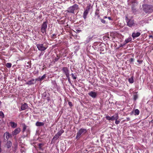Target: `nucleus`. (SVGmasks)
Instances as JSON below:
<instances>
[{
    "instance_id": "obj_5",
    "label": "nucleus",
    "mask_w": 153,
    "mask_h": 153,
    "mask_svg": "<svg viewBox=\"0 0 153 153\" xmlns=\"http://www.w3.org/2000/svg\"><path fill=\"white\" fill-rule=\"evenodd\" d=\"M47 27V22H45L42 25L41 31L43 33H46V29Z\"/></svg>"
},
{
    "instance_id": "obj_22",
    "label": "nucleus",
    "mask_w": 153,
    "mask_h": 153,
    "mask_svg": "<svg viewBox=\"0 0 153 153\" xmlns=\"http://www.w3.org/2000/svg\"><path fill=\"white\" fill-rule=\"evenodd\" d=\"M132 40L131 37H128V38L126 39L125 40V42L126 43H128L129 42L131 41Z\"/></svg>"
},
{
    "instance_id": "obj_20",
    "label": "nucleus",
    "mask_w": 153,
    "mask_h": 153,
    "mask_svg": "<svg viewBox=\"0 0 153 153\" xmlns=\"http://www.w3.org/2000/svg\"><path fill=\"white\" fill-rule=\"evenodd\" d=\"M64 132V131L63 130L61 129L57 133L59 136H60L61 134Z\"/></svg>"
},
{
    "instance_id": "obj_4",
    "label": "nucleus",
    "mask_w": 153,
    "mask_h": 153,
    "mask_svg": "<svg viewBox=\"0 0 153 153\" xmlns=\"http://www.w3.org/2000/svg\"><path fill=\"white\" fill-rule=\"evenodd\" d=\"M126 18L127 19L126 22L127 23V25L128 26L131 27L135 25V24L133 20L132 19H129L127 17H126Z\"/></svg>"
},
{
    "instance_id": "obj_29",
    "label": "nucleus",
    "mask_w": 153,
    "mask_h": 153,
    "mask_svg": "<svg viewBox=\"0 0 153 153\" xmlns=\"http://www.w3.org/2000/svg\"><path fill=\"white\" fill-rule=\"evenodd\" d=\"M0 116L1 117H4V114L1 111H0Z\"/></svg>"
},
{
    "instance_id": "obj_47",
    "label": "nucleus",
    "mask_w": 153,
    "mask_h": 153,
    "mask_svg": "<svg viewBox=\"0 0 153 153\" xmlns=\"http://www.w3.org/2000/svg\"><path fill=\"white\" fill-rule=\"evenodd\" d=\"M1 142L0 141V152H1Z\"/></svg>"
},
{
    "instance_id": "obj_15",
    "label": "nucleus",
    "mask_w": 153,
    "mask_h": 153,
    "mask_svg": "<svg viewBox=\"0 0 153 153\" xmlns=\"http://www.w3.org/2000/svg\"><path fill=\"white\" fill-rule=\"evenodd\" d=\"M10 124L11 127L13 128H15L17 126V124L14 122L12 121L10 122Z\"/></svg>"
},
{
    "instance_id": "obj_40",
    "label": "nucleus",
    "mask_w": 153,
    "mask_h": 153,
    "mask_svg": "<svg viewBox=\"0 0 153 153\" xmlns=\"http://www.w3.org/2000/svg\"><path fill=\"white\" fill-rule=\"evenodd\" d=\"M137 96L136 95H134V99L135 100H136V99L137 98Z\"/></svg>"
},
{
    "instance_id": "obj_33",
    "label": "nucleus",
    "mask_w": 153,
    "mask_h": 153,
    "mask_svg": "<svg viewBox=\"0 0 153 153\" xmlns=\"http://www.w3.org/2000/svg\"><path fill=\"white\" fill-rule=\"evenodd\" d=\"M26 126L25 125H24V126H23V132H24L25 131V130L26 128Z\"/></svg>"
},
{
    "instance_id": "obj_39",
    "label": "nucleus",
    "mask_w": 153,
    "mask_h": 153,
    "mask_svg": "<svg viewBox=\"0 0 153 153\" xmlns=\"http://www.w3.org/2000/svg\"><path fill=\"white\" fill-rule=\"evenodd\" d=\"M40 51H44L45 50L46 48H38Z\"/></svg>"
},
{
    "instance_id": "obj_41",
    "label": "nucleus",
    "mask_w": 153,
    "mask_h": 153,
    "mask_svg": "<svg viewBox=\"0 0 153 153\" xmlns=\"http://www.w3.org/2000/svg\"><path fill=\"white\" fill-rule=\"evenodd\" d=\"M42 143H39L38 145V146H39V147L40 148H41V147L42 146Z\"/></svg>"
},
{
    "instance_id": "obj_50",
    "label": "nucleus",
    "mask_w": 153,
    "mask_h": 153,
    "mask_svg": "<svg viewBox=\"0 0 153 153\" xmlns=\"http://www.w3.org/2000/svg\"><path fill=\"white\" fill-rule=\"evenodd\" d=\"M107 17L106 16H105L104 17H103V18L104 19H106V18H107Z\"/></svg>"
},
{
    "instance_id": "obj_16",
    "label": "nucleus",
    "mask_w": 153,
    "mask_h": 153,
    "mask_svg": "<svg viewBox=\"0 0 153 153\" xmlns=\"http://www.w3.org/2000/svg\"><path fill=\"white\" fill-rule=\"evenodd\" d=\"M12 145V143L10 141H7L6 144V146L7 147V148L8 149L9 148H10Z\"/></svg>"
},
{
    "instance_id": "obj_42",
    "label": "nucleus",
    "mask_w": 153,
    "mask_h": 153,
    "mask_svg": "<svg viewBox=\"0 0 153 153\" xmlns=\"http://www.w3.org/2000/svg\"><path fill=\"white\" fill-rule=\"evenodd\" d=\"M149 38H152V39H153V36L152 35H150L149 36Z\"/></svg>"
},
{
    "instance_id": "obj_36",
    "label": "nucleus",
    "mask_w": 153,
    "mask_h": 153,
    "mask_svg": "<svg viewBox=\"0 0 153 153\" xmlns=\"http://www.w3.org/2000/svg\"><path fill=\"white\" fill-rule=\"evenodd\" d=\"M104 37L105 38L104 39H110V37L108 35L107 36Z\"/></svg>"
},
{
    "instance_id": "obj_14",
    "label": "nucleus",
    "mask_w": 153,
    "mask_h": 153,
    "mask_svg": "<svg viewBox=\"0 0 153 153\" xmlns=\"http://www.w3.org/2000/svg\"><path fill=\"white\" fill-rule=\"evenodd\" d=\"M44 125V123L43 122H39V121L37 122L36 123V125L37 126H43Z\"/></svg>"
},
{
    "instance_id": "obj_49",
    "label": "nucleus",
    "mask_w": 153,
    "mask_h": 153,
    "mask_svg": "<svg viewBox=\"0 0 153 153\" xmlns=\"http://www.w3.org/2000/svg\"><path fill=\"white\" fill-rule=\"evenodd\" d=\"M126 119L127 120V121H129L130 120V119L129 117H127L126 118Z\"/></svg>"
},
{
    "instance_id": "obj_45",
    "label": "nucleus",
    "mask_w": 153,
    "mask_h": 153,
    "mask_svg": "<svg viewBox=\"0 0 153 153\" xmlns=\"http://www.w3.org/2000/svg\"><path fill=\"white\" fill-rule=\"evenodd\" d=\"M76 30L77 33H79L81 31V30Z\"/></svg>"
},
{
    "instance_id": "obj_25",
    "label": "nucleus",
    "mask_w": 153,
    "mask_h": 153,
    "mask_svg": "<svg viewBox=\"0 0 153 153\" xmlns=\"http://www.w3.org/2000/svg\"><path fill=\"white\" fill-rule=\"evenodd\" d=\"M92 37L91 36H89L87 38L86 40V42H89L92 39Z\"/></svg>"
},
{
    "instance_id": "obj_6",
    "label": "nucleus",
    "mask_w": 153,
    "mask_h": 153,
    "mask_svg": "<svg viewBox=\"0 0 153 153\" xmlns=\"http://www.w3.org/2000/svg\"><path fill=\"white\" fill-rule=\"evenodd\" d=\"M89 10V7H88V8L85 10L83 13V16L85 19L87 18V16Z\"/></svg>"
},
{
    "instance_id": "obj_37",
    "label": "nucleus",
    "mask_w": 153,
    "mask_h": 153,
    "mask_svg": "<svg viewBox=\"0 0 153 153\" xmlns=\"http://www.w3.org/2000/svg\"><path fill=\"white\" fill-rule=\"evenodd\" d=\"M137 62L139 63V64H141L142 62V60H137Z\"/></svg>"
},
{
    "instance_id": "obj_35",
    "label": "nucleus",
    "mask_w": 153,
    "mask_h": 153,
    "mask_svg": "<svg viewBox=\"0 0 153 153\" xmlns=\"http://www.w3.org/2000/svg\"><path fill=\"white\" fill-rule=\"evenodd\" d=\"M134 61V59L132 58H131L129 60V62L130 63Z\"/></svg>"
},
{
    "instance_id": "obj_34",
    "label": "nucleus",
    "mask_w": 153,
    "mask_h": 153,
    "mask_svg": "<svg viewBox=\"0 0 153 153\" xmlns=\"http://www.w3.org/2000/svg\"><path fill=\"white\" fill-rule=\"evenodd\" d=\"M117 120V119L116 120V121L115 122V123L117 124H119L120 122V121L119 120Z\"/></svg>"
},
{
    "instance_id": "obj_10",
    "label": "nucleus",
    "mask_w": 153,
    "mask_h": 153,
    "mask_svg": "<svg viewBox=\"0 0 153 153\" xmlns=\"http://www.w3.org/2000/svg\"><path fill=\"white\" fill-rule=\"evenodd\" d=\"M89 95L93 98H95L97 96V93L92 91L88 93Z\"/></svg>"
},
{
    "instance_id": "obj_43",
    "label": "nucleus",
    "mask_w": 153,
    "mask_h": 153,
    "mask_svg": "<svg viewBox=\"0 0 153 153\" xmlns=\"http://www.w3.org/2000/svg\"><path fill=\"white\" fill-rule=\"evenodd\" d=\"M68 104H69V105L70 106H72V103L71 102H68Z\"/></svg>"
},
{
    "instance_id": "obj_8",
    "label": "nucleus",
    "mask_w": 153,
    "mask_h": 153,
    "mask_svg": "<svg viewBox=\"0 0 153 153\" xmlns=\"http://www.w3.org/2000/svg\"><path fill=\"white\" fill-rule=\"evenodd\" d=\"M141 34L140 32H136L135 31H134L132 34V36L133 38H137Z\"/></svg>"
},
{
    "instance_id": "obj_48",
    "label": "nucleus",
    "mask_w": 153,
    "mask_h": 153,
    "mask_svg": "<svg viewBox=\"0 0 153 153\" xmlns=\"http://www.w3.org/2000/svg\"><path fill=\"white\" fill-rule=\"evenodd\" d=\"M35 80H36V81H39V77L37 78H36L35 79Z\"/></svg>"
},
{
    "instance_id": "obj_32",
    "label": "nucleus",
    "mask_w": 153,
    "mask_h": 153,
    "mask_svg": "<svg viewBox=\"0 0 153 153\" xmlns=\"http://www.w3.org/2000/svg\"><path fill=\"white\" fill-rule=\"evenodd\" d=\"M99 10H96V11L95 12V15H99Z\"/></svg>"
},
{
    "instance_id": "obj_53",
    "label": "nucleus",
    "mask_w": 153,
    "mask_h": 153,
    "mask_svg": "<svg viewBox=\"0 0 153 153\" xmlns=\"http://www.w3.org/2000/svg\"><path fill=\"white\" fill-rule=\"evenodd\" d=\"M39 153H42V152H39Z\"/></svg>"
},
{
    "instance_id": "obj_2",
    "label": "nucleus",
    "mask_w": 153,
    "mask_h": 153,
    "mask_svg": "<svg viewBox=\"0 0 153 153\" xmlns=\"http://www.w3.org/2000/svg\"><path fill=\"white\" fill-rule=\"evenodd\" d=\"M87 131V130L86 129L81 128L77 133L76 139L78 140L80 138L81 135L85 134L86 133Z\"/></svg>"
},
{
    "instance_id": "obj_21",
    "label": "nucleus",
    "mask_w": 153,
    "mask_h": 153,
    "mask_svg": "<svg viewBox=\"0 0 153 153\" xmlns=\"http://www.w3.org/2000/svg\"><path fill=\"white\" fill-rule=\"evenodd\" d=\"M134 115H138L140 113V111L138 109H136L134 111Z\"/></svg>"
},
{
    "instance_id": "obj_7",
    "label": "nucleus",
    "mask_w": 153,
    "mask_h": 153,
    "mask_svg": "<svg viewBox=\"0 0 153 153\" xmlns=\"http://www.w3.org/2000/svg\"><path fill=\"white\" fill-rule=\"evenodd\" d=\"M20 131L21 129L20 128H17L15 129L12 132V134L13 136L16 135L18 134L20 132Z\"/></svg>"
},
{
    "instance_id": "obj_19",
    "label": "nucleus",
    "mask_w": 153,
    "mask_h": 153,
    "mask_svg": "<svg viewBox=\"0 0 153 153\" xmlns=\"http://www.w3.org/2000/svg\"><path fill=\"white\" fill-rule=\"evenodd\" d=\"M59 136L58 135H57V134H56L53 138L52 140L55 141L56 140L59 138Z\"/></svg>"
},
{
    "instance_id": "obj_52",
    "label": "nucleus",
    "mask_w": 153,
    "mask_h": 153,
    "mask_svg": "<svg viewBox=\"0 0 153 153\" xmlns=\"http://www.w3.org/2000/svg\"><path fill=\"white\" fill-rule=\"evenodd\" d=\"M53 83H54V84H56V82H55V81H54V82H53Z\"/></svg>"
},
{
    "instance_id": "obj_12",
    "label": "nucleus",
    "mask_w": 153,
    "mask_h": 153,
    "mask_svg": "<svg viewBox=\"0 0 153 153\" xmlns=\"http://www.w3.org/2000/svg\"><path fill=\"white\" fill-rule=\"evenodd\" d=\"M118 118L119 116L117 114H116L115 115L111 117V120L118 119Z\"/></svg>"
},
{
    "instance_id": "obj_38",
    "label": "nucleus",
    "mask_w": 153,
    "mask_h": 153,
    "mask_svg": "<svg viewBox=\"0 0 153 153\" xmlns=\"http://www.w3.org/2000/svg\"><path fill=\"white\" fill-rule=\"evenodd\" d=\"M68 79H70V77H69V74H66L65 75Z\"/></svg>"
},
{
    "instance_id": "obj_1",
    "label": "nucleus",
    "mask_w": 153,
    "mask_h": 153,
    "mask_svg": "<svg viewBox=\"0 0 153 153\" xmlns=\"http://www.w3.org/2000/svg\"><path fill=\"white\" fill-rule=\"evenodd\" d=\"M142 6L143 10L146 13L149 14L153 12V5L144 4Z\"/></svg>"
},
{
    "instance_id": "obj_13",
    "label": "nucleus",
    "mask_w": 153,
    "mask_h": 153,
    "mask_svg": "<svg viewBox=\"0 0 153 153\" xmlns=\"http://www.w3.org/2000/svg\"><path fill=\"white\" fill-rule=\"evenodd\" d=\"M34 79H32L28 81L26 84L27 85H31L34 84Z\"/></svg>"
},
{
    "instance_id": "obj_46",
    "label": "nucleus",
    "mask_w": 153,
    "mask_h": 153,
    "mask_svg": "<svg viewBox=\"0 0 153 153\" xmlns=\"http://www.w3.org/2000/svg\"><path fill=\"white\" fill-rule=\"evenodd\" d=\"M107 18L109 20H111L112 19L110 17H108Z\"/></svg>"
},
{
    "instance_id": "obj_28",
    "label": "nucleus",
    "mask_w": 153,
    "mask_h": 153,
    "mask_svg": "<svg viewBox=\"0 0 153 153\" xmlns=\"http://www.w3.org/2000/svg\"><path fill=\"white\" fill-rule=\"evenodd\" d=\"M56 34H53L51 36V38L53 39H54L56 38Z\"/></svg>"
},
{
    "instance_id": "obj_44",
    "label": "nucleus",
    "mask_w": 153,
    "mask_h": 153,
    "mask_svg": "<svg viewBox=\"0 0 153 153\" xmlns=\"http://www.w3.org/2000/svg\"><path fill=\"white\" fill-rule=\"evenodd\" d=\"M68 82H69V83H70V84H71V82L70 79H68Z\"/></svg>"
},
{
    "instance_id": "obj_3",
    "label": "nucleus",
    "mask_w": 153,
    "mask_h": 153,
    "mask_svg": "<svg viewBox=\"0 0 153 153\" xmlns=\"http://www.w3.org/2000/svg\"><path fill=\"white\" fill-rule=\"evenodd\" d=\"M78 5L76 4H75L68 8V11L69 13H74V10L78 9Z\"/></svg>"
},
{
    "instance_id": "obj_24",
    "label": "nucleus",
    "mask_w": 153,
    "mask_h": 153,
    "mask_svg": "<svg viewBox=\"0 0 153 153\" xmlns=\"http://www.w3.org/2000/svg\"><path fill=\"white\" fill-rule=\"evenodd\" d=\"M37 48H45L43 46V44H37Z\"/></svg>"
},
{
    "instance_id": "obj_11",
    "label": "nucleus",
    "mask_w": 153,
    "mask_h": 153,
    "mask_svg": "<svg viewBox=\"0 0 153 153\" xmlns=\"http://www.w3.org/2000/svg\"><path fill=\"white\" fill-rule=\"evenodd\" d=\"M62 70L63 72L66 75L69 74V71L68 70V68L66 67H63L62 68Z\"/></svg>"
},
{
    "instance_id": "obj_30",
    "label": "nucleus",
    "mask_w": 153,
    "mask_h": 153,
    "mask_svg": "<svg viewBox=\"0 0 153 153\" xmlns=\"http://www.w3.org/2000/svg\"><path fill=\"white\" fill-rule=\"evenodd\" d=\"M71 75L72 76L73 79H76V77L75 76H74V74H73V73H72L71 74Z\"/></svg>"
},
{
    "instance_id": "obj_27",
    "label": "nucleus",
    "mask_w": 153,
    "mask_h": 153,
    "mask_svg": "<svg viewBox=\"0 0 153 153\" xmlns=\"http://www.w3.org/2000/svg\"><path fill=\"white\" fill-rule=\"evenodd\" d=\"M100 19L101 21V22L103 24H105L106 21L104 19H102L101 18H100Z\"/></svg>"
},
{
    "instance_id": "obj_17",
    "label": "nucleus",
    "mask_w": 153,
    "mask_h": 153,
    "mask_svg": "<svg viewBox=\"0 0 153 153\" xmlns=\"http://www.w3.org/2000/svg\"><path fill=\"white\" fill-rule=\"evenodd\" d=\"M46 75L44 74L42 76L39 77V81H42V80H43L46 77Z\"/></svg>"
},
{
    "instance_id": "obj_31",
    "label": "nucleus",
    "mask_w": 153,
    "mask_h": 153,
    "mask_svg": "<svg viewBox=\"0 0 153 153\" xmlns=\"http://www.w3.org/2000/svg\"><path fill=\"white\" fill-rule=\"evenodd\" d=\"M106 119L107 120H111V117H110L109 116H106Z\"/></svg>"
},
{
    "instance_id": "obj_26",
    "label": "nucleus",
    "mask_w": 153,
    "mask_h": 153,
    "mask_svg": "<svg viewBox=\"0 0 153 153\" xmlns=\"http://www.w3.org/2000/svg\"><path fill=\"white\" fill-rule=\"evenodd\" d=\"M12 64L10 63H7L6 64V66L8 68H10Z\"/></svg>"
},
{
    "instance_id": "obj_51",
    "label": "nucleus",
    "mask_w": 153,
    "mask_h": 153,
    "mask_svg": "<svg viewBox=\"0 0 153 153\" xmlns=\"http://www.w3.org/2000/svg\"><path fill=\"white\" fill-rule=\"evenodd\" d=\"M97 17H98V18H99L100 19V15H97Z\"/></svg>"
},
{
    "instance_id": "obj_23",
    "label": "nucleus",
    "mask_w": 153,
    "mask_h": 153,
    "mask_svg": "<svg viewBox=\"0 0 153 153\" xmlns=\"http://www.w3.org/2000/svg\"><path fill=\"white\" fill-rule=\"evenodd\" d=\"M128 80L130 83H133L134 82L133 77L132 76L131 78H129Z\"/></svg>"
},
{
    "instance_id": "obj_9",
    "label": "nucleus",
    "mask_w": 153,
    "mask_h": 153,
    "mask_svg": "<svg viewBox=\"0 0 153 153\" xmlns=\"http://www.w3.org/2000/svg\"><path fill=\"white\" fill-rule=\"evenodd\" d=\"M28 106L27 104L26 103H24V104H21V110H24L27 108Z\"/></svg>"
},
{
    "instance_id": "obj_18",
    "label": "nucleus",
    "mask_w": 153,
    "mask_h": 153,
    "mask_svg": "<svg viewBox=\"0 0 153 153\" xmlns=\"http://www.w3.org/2000/svg\"><path fill=\"white\" fill-rule=\"evenodd\" d=\"M4 135H5L6 138L7 140H8L9 138V137H10V136L9 133L8 132H6L4 134Z\"/></svg>"
}]
</instances>
